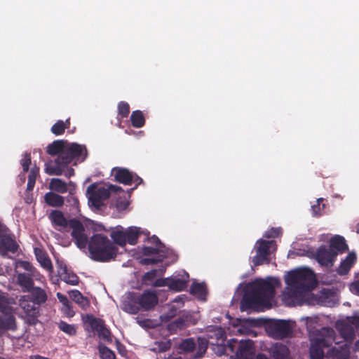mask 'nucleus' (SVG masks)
<instances>
[{"label":"nucleus","mask_w":359,"mask_h":359,"mask_svg":"<svg viewBox=\"0 0 359 359\" xmlns=\"http://www.w3.org/2000/svg\"><path fill=\"white\" fill-rule=\"evenodd\" d=\"M48 218L52 225L60 231H68L71 228V219H67L60 210H52L48 215Z\"/></svg>","instance_id":"15"},{"label":"nucleus","mask_w":359,"mask_h":359,"mask_svg":"<svg viewBox=\"0 0 359 359\" xmlns=\"http://www.w3.org/2000/svg\"><path fill=\"white\" fill-rule=\"evenodd\" d=\"M99 353L101 359H115L116 355L114 351L105 346H99Z\"/></svg>","instance_id":"41"},{"label":"nucleus","mask_w":359,"mask_h":359,"mask_svg":"<svg viewBox=\"0 0 359 359\" xmlns=\"http://www.w3.org/2000/svg\"><path fill=\"white\" fill-rule=\"evenodd\" d=\"M282 233L280 228H271L270 230L266 231L264 236L267 238H274L278 237Z\"/></svg>","instance_id":"52"},{"label":"nucleus","mask_w":359,"mask_h":359,"mask_svg":"<svg viewBox=\"0 0 359 359\" xmlns=\"http://www.w3.org/2000/svg\"><path fill=\"white\" fill-rule=\"evenodd\" d=\"M72 236L76 246L80 249L86 248L88 245L89 241L85 233V228L83 224L76 219H71Z\"/></svg>","instance_id":"12"},{"label":"nucleus","mask_w":359,"mask_h":359,"mask_svg":"<svg viewBox=\"0 0 359 359\" xmlns=\"http://www.w3.org/2000/svg\"><path fill=\"white\" fill-rule=\"evenodd\" d=\"M278 283L275 278L257 279L249 283L241 301V309H257L268 304L275 295V285Z\"/></svg>","instance_id":"1"},{"label":"nucleus","mask_w":359,"mask_h":359,"mask_svg":"<svg viewBox=\"0 0 359 359\" xmlns=\"http://www.w3.org/2000/svg\"><path fill=\"white\" fill-rule=\"evenodd\" d=\"M44 201L49 206L55 208L62 207L65 203V198L63 196L51 191L45 194Z\"/></svg>","instance_id":"23"},{"label":"nucleus","mask_w":359,"mask_h":359,"mask_svg":"<svg viewBox=\"0 0 359 359\" xmlns=\"http://www.w3.org/2000/svg\"><path fill=\"white\" fill-rule=\"evenodd\" d=\"M36 181L28 180L27 184V191H32L34 186H35Z\"/></svg>","instance_id":"61"},{"label":"nucleus","mask_w":359,"mask_h":359,"mask_svg":"<svg viewBox=\"0 0 359 359\" xmlns=\"http://www.w3.org/2000/svg\"><path fill=\"white\" fill-rule=\"evenodd\" d=\"M62 173H64L66 177L70 178L72 176L74 175V170L72 168L66 167L62 171Z\"/></svg>","instance_id":"59"},{"label":"nucleus","mask_w":359,"mask_h":359,"mask_svg":"<svg viewBox=\"0 0 359 359\" xmlns=\"http://www.w3.org/2000/svg\"><path fill=\"white\" fill-rule=\"evenodd\" d=\"M17 329L16 320L11 313L0 315V332Z\"/></svg>","instance_id":"19"},{"label":"nucleus","mask_w":359,"mask_h":359,"mask_svg":"<svg viewBox=\"0 0 359 359\" xmlns=\"http://www.w3.org/2000/svg\"><path fill=\"white\" fill-rule=\"evenodd\" d=\"M19 248L16 241L10 236H2L0 239V254L6 255L8 252L15 253Z\"/></svg>","instance_id":"18"},{"label":"nucleus","mask_w":359,"mask_h":359,"mask_svg":"<svg viewBox=\"0 0 359 359\" xmlns=\"http://www.w3.org/2000/svg\"><path fill=\"white\" fill-rule=\"evenodd\" d=\"M356 261V255L354 252H349L344 260H343L338 269L339 275H346L351 270Z\"/></svg>","instance_id":"22"},{"label":"nucleus","mask_w":359,"mask_h":359,"mask_svg":"<svg viewBox=\"0 0 359 359\" xmlns=\"http://www.w3.org/2000/svg\"><path fill=\"white\" fill-rule=\"evenodd\" d=\"M149 241L151 243L156 245V248L161 249L163 247H164V245L161 243L160 239L155 235L152 236L151 237L149 238Z\"/></svg>","instance_id":"56"},{"label":"nucleus","mask_w":359,"mask_h":359,"mask_svg":"<svg viewBox=\"0 0 359 359\" xmlns=\"http://www.w3.org/2000/svg\"><path fill=\"white\" fill-rule=\"evenodd\" d=\"M57 273L65 283L76 285L79 283V277L72 271L68 270L67 266L62 262H57Z\"/></svg>","instance_id":"16"},{"label":"nucleus","mask_w":359,"mask_h":359,"mask_svg":"<svg viewBox=\"0 0 359 359\" xmlns=\"http://www.w3.org/2000/svg\"><path fill=\"white\" fill-rule=\"evenodd\" d=\"M196 347V344L192 338H188L182 340L179 345V349L181 353H190L192 352Z\"/></svg>","instance_id":"36"},{"label":"nucleus","mask_w":359,"mask_h":359,"mask_svg":"<svg viewBox=\"0 0 359 359\" xmlns=\"http://www.w3.org/2000/svg\"><path fill=\"white\" fill-rule=\"evenodd\" d=\"M97 334L98 337L102 339L106 340L107 341H111L110 330L107 329L105 325L98 332H97Z\"/></svg>","instance_id":"51"},{"label":"nucleus","mask_w":359,"mask_h":359,"mask_svg":"<svg viewBox=\"0 0 359 359\" xmlns=\"http://www.w3.org/2000/svg\"><path fill=\"white\" fill-rule=\"evenodd\" d=\"M57 297L58 298L59 301L64 305L65 309L70 311L71 303L69 302L68 298L60 292L57 293Z\"/></svg>","instance_id":"53"},{"label":"nucleus","mask_w":359,"mask_h":359,"mask_svg":"<svg viewBox=\"0 0 359 359\" xmlns=\"http://www.w3.org/2000/svg\"><path fill=\"white\" fill-rule=\"evenodd\" d=\"M67 203H69V205L75 208H78L79 205V199L76 196H74V189H70L69 192V196L67 199Z\"/></svg>","instance_id":"48"},{"label":"nucleus","mask_w":359,"mask_h":359,"mask_svg":"<svg viewBox=\"0 0 359 359\" xmlns=\"http://www.w3.org/2000/svg\"><path fill=\"white\" fill-rule=\"evenodd\" d=\"M27 294L20 296L19 306L23 311L25 321L29 325H35L39 322V307L48 300L46 291L40 287H34Z\"/></svg>","instance_id":"2"},{"label":"nucleus","mask_w":359,"mask_h":359,"mask_svg":"<svg viewBox=\"0 0 359 359\" xmlns=\"http://www.w3.org/2000/svg\"><path fill=\"white\" fill-rule=\"evenodd\" d=\"M161 249L156 247L144 246L142 249V252L144 256H149L153 255H161L159 252Z\"/></svg>","instance_id":"50"},{"label":"nucleus","mask_w":359,"mask_h":359,"mask_svg":"<svg viewBox=\"0 0 359 359\" xmlns=\"http://www.w3.org/2000/svg\"><path fill=\"white\" fill-rule=\"evenodd\" d=\"M269 336L276 339H282L289 337L292 332V327L288 321L285 320H273L266 327Z\"/></svg>","instance_id":"9"},{"label":"nucleus","mask_w":359,"mask_h":359,"mask_svg":"<svg viewBox=\"0 0 359 359\" xmlns=\"http://www.w3.org/2000/svg\"><path fill=\"white\" fill-rule=\"evenodd\" d=\"M130 121L132 126L136 128H142L145 124V118L140 110H135L132 112Z\"/></svg>","instance_id":"27"},{"label":"nucleus","mask_w":359,"mask_h":359,"mask_svg":"<svg viewBox=\"0 0 359 359\" xmlns=\"http://www.w3.org/2000/svg\"><path fill=\"white\" fill-rule=\"evenodd\" d=\"M323 201V198H320L317 199L316 204L313 205L311 206V210L313 211V215L314 216H320L322 215V210L324 209L325 207V204L322 205V207L320 206V203Z\"/></svg>","instance_id":"47"},{"label":"nucleus","mask_w":359,"mask_h":359,"mask_svg":"<svg viewBox=\"0 0 359 359\" xmlns=\"http://www.w3.org/2000/svg\"><path fill=\"white\" fill-rule=\"evenodd\" d=\"M191 294L204 299L206 295V288L203 283H194L190 287Z\"/></svg>","instance_id":"31"},{"label":"nucleus","mask_w":359,"mask_h":359,"mask_svg":"<svg viewBox=\"0 0 359 359\" xmlns=\"http://www.w3.org/2000/svg\"><path fill=\"white\" fill-rule=\"evenodd\" d=\"M20 266L25 271H27L32 273V274L33 273V271H34V268L29 262H26V261L22 262L20 264Z\"/></svg>","instance_id":"57"},{"label":"nucleus","mask_w":359,"mask_h":359,"mask_svg":"<svg viewBox=\"0 0 359 359\" xmlns=\"http://www.w3.org/2000/svg\"><path fill=\"white\" fill-rule=\"evenodd\" d=\"M329 247L332 250H334V252H337V255L348 250V245L346 243L345 238L339 235H336L330 238Z\"/></svg>","instance_id":"21"},{"label":"nucleus","mask_w":359,"mask_h":359,"mask_svg":"<svg viewBox=\"0 0 359 359\" xmlns=\"http://www.w3.org/2000/svg\"><path fill=\"white\" fill-rule=\"evenodd\" d=\"M337 329L341 337L344 339L345 343L342 346H339V348H341V351H339L337 348H332V351L336 353V356L337 358L341 356L347 357L350 353V344L355 338V330L351 325L346 323H342L341 325H338Z\"/></svg>","instance_id":"10"},{"label":"nucleus","mask_w":359,"mask_h":359,"mask_svg":"<svg viewBox=\"0 0 359 359\" xmlns=\"http://www.w3.org/2000/svg\"><path fill=\"white\" fill-rule=\"evenodd\" d=\"M88 250L91 258L97 262H109L116 258L118 248L106 236L93 235L88 243Z\"/></svg>","instance_id":"5"},{"label":"nucleus","mask_w":359,"mask_h":359,"mask_svg":"<svg viewBox=\"0 0 359 359\" xmlns=\"http://www.w3.org/2000/svg\"><path fill=\"white\" fill-rule=\"evenodd\" d=\"M256 359H269V358L264 354L259 353L257 355Z\"/></svg>","instance_id":"64"},{"label":"nucleus","mask_w":359,"mask_h":359,"mask_svg":"<svg viewBox=\"0 0 359 359\" xmlns=\"http://www.w3.org/2000/svg\"><path fill=\"white\" fill-rule=\"evenodd\" d=\"M30 359H50L48 358L41 356L40 355H32L30 356Z\"/></svg>","instance_id":"63"},{"label":"nucleus","mask_w":359,"mask_h":359,"mask_svg":"<svg viewBox=\"0 0 359 359\" xmlns=\"http://www.w3.org/2000/svg\"><path fill=\"white\" fill-rule=\"evenodd\" d=\"M66 147L63 140H55L48 144L46 148V152L51 156H61Z\"/></svg>","instance_id":"24"},{"label":"nucleus","mask_w":359,"mask_h":359,"mask_svg":"<svg viewBox=\"0 0 359 359\" xmlns=\"http://www.w3.org/2000/svg\"><path fill=\"white\" fill-rule=\"evenodd\" d=\"M58 327L60 330L69 334V336H74L76 333V328L73 325L68 324L62 320L58 323Z\"/></svg>","instance_id":"40"},{"label":"nucleus","mask_w":359,"mask_h":359,"mask_svg":"<svg viewBox=\"0 0 359 359\" xmlns=\"http://www.w3.org/2000/svg\"><path fill=\"white\" fill-rule=\"evenodd\" d=\"M274 241H266L260 239L257 241L255 246V256L252 258V262L255 266H259L264 264L270 263V248Z\"/></svg>","instance_id":"11"},{"label":"nucleus","mask_w":359,"mask_h":359,"mask_svg":"<svg viewBox=\"0 0 359 359\" xmlns=\"http://www.w3.org/2000/svg\"><path fill=\"white\" fill-rule=\"evenodd\" d=\"M226 348L235 353L236 359H253L255 355L254 342L251 339L241 340L231 339L227 341Z\"/></svg>","instance_id":"8"},{"label":"nucleus","mask_w":359,"mask_h":359,"mask_svg":"<svg viewBox=\"0 0 359 359\" xmlns=\"http://www.w3.org/2000/svg\"><path fill=\"white\" fill-rule=\"evenodd\" d=\"M188 282V280L170 278L168 288L175 292H180L187 288Z\"/></svg>","instance_id":"25"},{"label":"nucleus","mask_w":359,"mask_h":359,"mask_svg":"<svg viewBox=\"0 0 359 359\" xmlns=\"http://www.w3.org/2000/svg\"><path fill=\"white\" fill-rule=\"evenodd\" d=\"M7 228L5 225L0 222V236H2L4 233L6 232Z\"/></svg>","instance_id":"62"},{"label":"nucleus","mask_w":359,"mask_h":359,"mask_svg":"<svg viewBox=\"0 0 359 359\" xmlns=\"http://www.w3.org/2000/svg\"><path fill=\"white\" fill-rule=\"evenodd\" d=\"M349 323L359 329V316H352L348 318Z\"/></svg>","instance_id":"60"},{"label":"nucleus","mask_w":359,"mask_h":359,"mask_svg":"<svg viewBox=\"0 0 359 359\" xmlns=\"http://www.w3.org/2000/svg\"><path fill=\"white\" fill-rule=\"evenodd\" d=\"M111 172L116 182L126 185L133 184V172L128 169L116 167L112 169Z\"/></svg>","instance_id":"17"},{"label":"nucleus","mask_w":359,"mask_h":359,"mask_svg":"<svg viewBox=\"0 0 359 359\" xmlns=\"http://www.w3.org/2000/svg\"><path fill=\"white\" fill-rule=\"evenodd\" d=\"M165 270H166V267L164 266H161L158 269H151L149 271H148L144 274V276L142 277V280L145 283L147 281H152L157 276H163L164 274Z\"/></svg>","instance_id":"32"},{"label":"nucleus","mask_w":359,"mask_h":359,"mask_svg":"<svg viewBox=\"0 0 359 359\" xmlns=\"http://www.w3.org/2000/svg\"><path fill=\"white\" fill-rule=\"evenodd\" d=\"M140 306L135 302H127L123 304V310L131 314H137L140 311Z\"/></svg>","instance_id":"44"},{"label":"nucleus","mask_w":359,"mask_h":359,"mask_svg":"<svg viewBox=\"0 0 359 359\" xmlns=\"http://www.w3.org/2000/svg\"><path fill=\"white\" fill-rule=\"evenodd\" d=\"M49 187L57 193L65 194L67 191V183L59 178H53L50 180Z\"/></svg>","instance_id":"28"},{"label":"nucleus","mask_w":359,"mask_h":359,"mask_svg":"<svg viewBox=\"0 0 359 359\" xmlns=\"http://www.w3.org/2000/svg\"><path fill=\"white\" fill-rule=\"evenodd\" d=\"M17 284L21 288L22 292L26 293L34 287V281L32 274L19 273L17 275Z\"/></svg>","instance_id":"20"},{"label":"nucleus","mask_w":359,"mask_h":359,"mask_svg":"<svg viewBox=\"0 0 359 359\" xmlns=\"http://www.w3.org/2000/svg\"><path fill=\"white\" fill-rule=\"evenodd\" d=\"M215 334L217 340V343L219 344L220 342V351L224 353L228 350V348H226V345H224V341L226 337V332L222 328L219 327L215 330Z\"/></svg>","instance_id":"37"},{"label":"nucleus","mask_w":359,"mask_h":359,"mask_svg":"<svg viewBox=\"0 0 359 359\" xmlns=\"http://www.w3.org/2000/svg\"><path fill=\"white\" fill-rule=\"evenodd\" d=\"M287 294L290 297H302L305 292L311 291L316 286L313 272L309 269H299L290 271L285 279Z\"/></svg>","instance_id":"4"},{"label":"nucleus","mask_w":359,"mask_h":359,"mask_svg":"<svg viewBox=\"0 0 359 359\" xmlns=\"http://www.w3.org/2000/svg\"><path fill=\"white\" fill-rule=\"evenodd\" d=\"M89 324L91 328L96 332H98L105 325L103 320L95 318L93 316H90L89 317Z\"/></svg>","instance_id":"42"},{"label":"nucleus","mask_w":359,"mask_h":359,"mask_svg":"<svg viewBox=\"0 0 359 359\" xmlns=\"http://www.w3.org/2000/svg\"><path fill=\"white\" fill-rule=\"evenodd\" d=\"M52 133L55 135H61L65 133V123L62 120H58L55 124L53 125L50 129Z\"/></svg>","instance_id":"45"},{"label":"nucleus","mask_w":359,"mask_h":359,"mask_svg":"<svg viewBox=\"0 0 359 359\" xmlns=\"http://www.w3.org/2000/svg\"><path fill=\"white\" fill-rule=\"evenodd\" d=\"M311 347L309 350L310 359H323V348L332 346L336 341V333L334 330L328 327H324L319 330H314L310 332Z\"/></svg>","instance_id":"6"},{"label":"nucleus","mask_w":359,"mask_h":359,"mask_svg":"<svg viewBox=\"0 0 359 359\" xmlns=\"http://www.w3.org/2000/svg\"><path fill=\"white\" fill-rule=\"evenodd\" d=\"M110 236L116 244L121 247H123L126 245V231L122 229H116L112 231L111 232Z\"/></svg>","instance_id":"30"},{"label":"nucleus","mask_w":359,"mask_h":359,"mask_svg":"<svg viewBox=\"0 0 359 359\" xmlns=\"http://www.w3.org/2000/svg\"><path fill=\"white\" fill-rule=\"evenodd\" d=\"M39 168L37 167L36 165H34V167L32 168V169L29 172V174L28 175V180H32L36 181V177L39 176Z\"/></svg>","instance_id":"55"},{"label":"nucleus","mask_w":359,"mask_h":359,"mask_svg":"<svg viewBox=\"0 0 359 359\" xmlns=\"http://www.w3.org/2000/svg\"><path fill=\"white\" fill-rule=\"evenodd\" d=\"M165 257V255H158L156 257L154 258H143L140 262L143 265L156 264L159 262H162Z\"/></svg>","instance_id":"46"},{"label":"nucleus","mask_w":359,"mask_h":359,"mask_svg":"<svg viewBox=\"0 0 359 359\" xmlns=\"http://www.w3.org/2000/svg\"><path fill=\"white\" fill-rule=\"evenodd\" d=\"M337 257V252L330 249L329 246L325 245H320L316 250L315 258L321 265L325 266H332Z\"/></svg>","instance_id":"13"},{"label":"nucleus","mask_w":359,"mask_h":359,"mask_svg":"<svg viewBox=\"0 0 359 359\" xmlns=\"http://www.w3.org/2000/svg\"><path fill=\"white\" fill-rule=\"evenodd\" d=\"M133 183L135 184V187L132 189H135L139 184L143 183V180L136 173L133 172Z\"/></svg>","instance_id":"58"},{"label":"nucleus","mask_w":359,"mask_h":359,"mask_svg":"<svg viewBox=\"0 0 359 359\" xmlns=\"http://www.w3.org/2000/svg\"><path fill=\"white\" fill-rule=\"evenodd\" d=\"M167 311L161 315L160 319L161 323H168L172 318L176 316L178 309L173 304L167 305Z\"/></svg>","instance_id":"34"},{"label":"nucleus","mask_w":359,"mask_h":359,"mask_svg":"<svg viewBox=\"0 0 359 359\" xmlns=\"http://www.w3.org/2000/svg\"><path fill=\"white\" fill-rule=\"evenodd\" d=\"M136 303L143 311H150L158 304V298L156 292L147 290L136 298Z\"/></svg>","instance_id":"14"},{"label":"nucleus","mask_w":359,"mask_h":359,"mask_svg":"<svg viewBox=\"0 0 359 359\" xmlns=\"http://www.w3.org/2000/svg\"><path fill=\"white\" fill-rule=\"evenodd\" d=\"M184 324V321L181 319H177L174 322L168 325L167 329L170 332V334L176 333L177 330H181L183 328Z\"/></svg>","instance_id":"43"},{"label":"nucleus","mask_w":359,"mask_h":359,"mask_svg":"<svg viewBox=\"0 0 359 359\" xmlns=\"http://www.w3.org/2000/svg\"><path fill=\"white\" fill-rule=\"evenodd\" d=\"M140 229L137 227H130L126 230V243L134 245L137 244V239L140 233Z\"/></svg>","instance_id":"29"},{"label":"nucleus","mask_w":359,"mask_h":359,"mask_svg":"<svg viewBox=\"0 0 359 359\" xmlns=\"http://www.w3.org/2000/svg\"><path fill=\"white\" fill-rule=\"evenodd\" d=\"M120 191H122V188L117 185L109 184L104 187L93 183L88 187L86 194L92 205L99 208L103 205V201L109 198L111 193H117Z\"/></svg>","instance_id":"7"},{"label":"nucleus","mask_w":359,"mask_h":359,"mask_svg":"<svg viewBox=\"0 0 359 359\" xmlns=\"http://www.w3.org/2000/svg\"><path fill=\"white\" fill-rule=\"evenodd\" d=\"M36 255L41 266H43L44 269H47L49 271H52V262L50 259L47 256V255L41 251L40 253H36Z\"/></svg>","instance_id":"35"},{"label":"nucleus","mask_w":359,"mask_h":359,"mask_svg":"<svg viewBox=\"0 0 359 359\" xmlns=\"http://www.w3.org/2000/svg\"><path fill=\"white\" fill-rule=\"evenodd\" d=\"M170 278H158L156 279L154 283L151 284L153 287H163L168 286L169 284Z\"/></svg>","instance_id":"54"},{"label":"nucleus","mask_w":359,"mask_h":359,"mask_svg":"<svg viewBox=\"0 0 359 359\" xmlns=\"http://www.w3.org/2000/svg\"><path fill=\"white\" fill-rule=\"evenodd\" d=\"M289 353L288 348L283 344H276L273 348L274 358L286 359Z\"/></svg>","instance_id":"33"},{"label":"nucleus","mask_w":359,"mask_h":359,"mask_svg":"<svg viewBox=\"0 0 359 359\" xmlns=\"http://www.w3.org/2000/svg\"><path fill=\"white\" fill-rule=\"evenodd\" d=\"M86 157L87 149L85 146L72 143L66 147L61 156H57L55 161L45 163V172L49 175H61L64 169L74 160L83 161Z\"/></svg>","instance_id":"3"},{"label":"nucleus","mask_w":359,"mask_h":359,"mask_svg":"<svg viewBox=\"0 0 359 359\" xmlns=\"http://www.w3.org/2000/svg\"><path fill=\"white\" fill-rule=\"evenodd\" d=\"M13 302V298H8L4 296L0 297V310L2 314L11 313V307L10 305Z\"/></svg>","instance_id":"38"},{"label":"nucleus","mask_w":359,"mask_h":359,"mask_svg":"<svg viewBox=\"0 0 359 359\" xmlns=\"http://www.w3.org/2000/svg\"><path fill=\"white\" fill-rule=\"evenodd\" d=\"M32 163L31 155L29 153H25L24 157L20 161V164L22 167L24 172H27L29 170V165Z\"/></svg>","instance_id":"49"},{"label":"nucleus","mask_w":359,"mask_h":359,"mask_svg":"<svg viewBox=\"0 0 359 359\" xmlns=\"http://www.w3.org/2000/svg\"><path fill=\"white\" fill-rule=\"evenodd\" d=\"M130 114V106L129 104L124 101H121L118 104V116L121 118H127Z\"/></svg>","instance_id":"39"},{"label":"nucleus","mask_w":359,"mask_h":359,"mask_svg":"<svg viewBox=\"0 0 359 359\" xmlns=\"http://www.w3.org/2000/svg\"><path fill=\"white\" fill-rule=\"evenodd\" d=\"M70 297L75 303L79 304L82 309L86 310L89 306L88 299L83 297L79 290H72L70 293Z\"/></svg>","instance_id":"26"}]
</instances>
